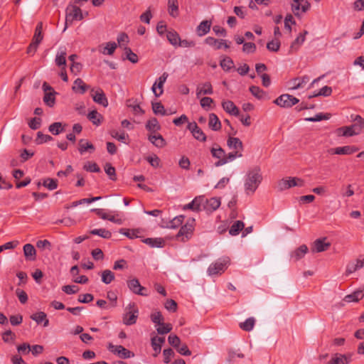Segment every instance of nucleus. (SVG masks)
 <instances>
[{
  "label": "nucleus",
  "instance_id": "7c9ffc66",
  "mask_svg": "<svg viewBox=\"0 0 364 364\" xmlns=\"http://www.w3.org/2000/svg\"><path fill=\"white\" fill-rule=\"evenodd\" d=\"M309 81V77L306 75L303 76L301 78H294L291 81V89L297 90L304 87Z\"/></svg>",
  "mask_w": 364,
  "mask_h": 364
},
{
  "label": "nucleus",
  "instance_id": "9d476101",
  "mask_svg": "<svg viewBox=\"0 0 364 364\" xmlns=\"http://www.w3.org/2000/svg\"><path fill=\"white\" fill-rule=\"evenodd\" d=\"M187 128L192 133L196 139L201 141H206L205 133L195 122L188 123Z\"/></svg>",
  "mask_w": 364,
  "mask_h": 364
},
{
  "label": "nucleus",
  "instance_id": "6e6552de",
  "mask_svg": "<svg viewBox=\"0 0 364 364\" xmlns=\"http://www.w3.org/2000/svg\"><path fill=\"white\" fill-rule=\"evenodd\" d=\"M127 286L131 291L140 296H148L146 289L142 287L136 278L127 281Z\"/></svg>",
  "mask_w": 364,
  "mask_h": 364
},
{
  "label": "nucleus",
  "instance_id": "79ce46f5",
  "mask_svg": "<svg viewBox=\"0 0 364 364\" xmlns=\"http://www.w3.org/2000/svg\"><path fill=\"white\" fill-rule=\"evenodd\" d=\"M168 14L172 17H176L178 15V5L177 0H168Z\"/></svg>",
  "mask_w": 364,
  "mask_h": 364
},
{
  "label": "nucleus",
  "instance_id": "0e129e2a",
  "mask_svg": "<svg viewBox=\"0 0 364 364\" xmlns=\"http://www.w3.org/2000/svg\"><path fill=\"white\" fill-rule=\"evenodd\" d=\"M53 137L48 134H44L41 132H38L37 133V137L36 139V143L37 144H41L45 142H48L51 141Z\"/></svg>",
  "mask_w": 364,
  "mask_h": 364
},
{
  "label": "nucleus",
  "instance_id": "603ef678",
  "mask_svg": "<svg viewBox=\"0 0 364 364\" xmlns=\"http://www.w3.org/2000/svg\"><path fill=\"white\" fill-rule=\"evenodd\" d=\"M150 318L151 321L156 325L163 324V322L164 321V316H162L161 313L159 311H155L152 312L150 315Z\"/></svg>",
  "mask_w": 364,
  "mask_h": 364
},
{
  "label": "nucleus",
  "instance_id": "72a5a7b5",
  "mask_svg": "<svg viewBox=\"0 0 364 364\" xmlns=\"http://www.w3.org/2000/svg\"><path fill=\"white\" fill-rule=\"evenodd\" d=\"M95 148L93 146L92 144L89 142L86 139H80L79 141V148L78 151L81 154H82L84 152L87 151H90V152H93L95 151Z\"/></svg>",
  "mask_w": 364,
  "mask_h": 364
},
{
  "label": "nucleus",
  "instance_id": "a878e982",
  "mask_svg": "<svg viewBox=\"0 0 364 364\" xmlns=\"http://www.w3.org/2000/svg\"><path fill=\"white\" fill-rule=\"evenodd\" d=\"M89 88V86L87 85L84 81L81 78H77L73 83V90L75 92H77L80 94H84L87 90Z\"/></svg>",
  "mask_w": 364,
  "mask_h": 364
},
{
  "label": "nucleus",
  "instance_id": "7ed1b4c3",
  "mask_svg": "<svg viewBox=\"0 0 364 364\" xmlns=\"http://www.w3.org/2000/svg\"><path fill=\"white\" fill-rule=\"evenodd\" d=\"M125 314L123 315V323L127 326H131L136 323L138 316L139 309L135 303H129L125 309Z\"/></svg>",
  "mask_w": 364,
  "mask_h": 364
},
{
  "label": "nucleus",
  "instance_id": "58836bf2",
  "mask_svg": "<svg viewBox=\"0 0 364 364\" xmlns=\"http://www.w3.org/2000/svg\"><path fill=\"white\" fill-rule=\"evenodd\" d=\"M210 153L213 158L220 160V159L224 158L225 152L218 144H215L210 149Z\"/></svg>",
  "mask_w": 364,
  "mask_h": 364
},
{
  "label": "nucleus",
  "instance_id": "bb28decb",
  "mask_svg": "<svg viewBox=\"0 0 364 364\" xmlns=\"http://www.w3.org/2000/svg\"><path fill=\"white\" fill-rule=\"evenodd\" d=\"M149 141L158 148H162L166 146V141L162 135L150 134L148 137Z\"/></svg>",
  "mask_w": 364,
  "mask_h": 364
},
{
  "label": "nucleus",
  "instance_id": "338daca9",
  "mask_svg": "<svg viewBox=\"0 0 364 364\" xmlns=\"http://www.w3.org/2000/svg\"><path fill=\"white\" fill-rule=\"evenodd\" d=\"M83 168L85 171H87L92 172V173H97V172L100 171V167L95 162H87V163H86L84 165Z\"/></svg>",
  "mask_w": 364,
  "mask_h": 364
},
{
  "label": "nucleus",
  "instance_id": "412c9836",
  "mask_svg": "<svg viewBox=\"0 0 364 364\" xmlns=\"http://www.w3.org/2000/svg\"><path fill=\"white\" fill-rule=\"evenodd\" d=\"M212 25L211 21L204 20L200 23L196 28L197 35L198 36H203L208 33Z\"/></svg>",
  "mask_w": 364,
  "mask_h": 364
},
{
  "label": "nucleus",
  "instance_id": "a211bd4d",
  "mask_svg": "<svg viewBox=\"0 0 364 364\" xmlns=\"http://www.w3.org/2000/svg\"><path fill=\"white\" fill-rule=\"evenodd\" d=\"M23 250L26 260L33 262L36 259V250L33 245L26 244L23 247Z\"/></svg>",
  "mask_w": 364,
  "mask_h": 364
},
{
  "label": "nucleus",
  "instance_id": "052dcab7",
  "mask_svg": "<svg viewBox=\"0 0 364 364\" xmlns=\"http://www.w3.org/2000/svg\"><path fill=\"white\" fill-rule=\"evenodd\" d=\"M159 326L156 328L157 333L161 335L166 334L171 331L173 327L171 323L159 324Z\"/></svg>",
  "mask_w": 364,
  "mask_h": 364
},
{
  "label": "nucleus",
  "instance_id": "680f3d73",
  "mask_svg": "<svg viewBox=\"0 0 364 364\" xmlns=\"http://www.w3.org/2000/svg\"><path fill=\"white\" fill-rule=\"evenodd\" d=\"M43 186L52 191L58 187V181L56 179L48 178L43 181Z\"/></svg>",
  "mask_w": 364,
  "mask_h": 364
},
{
  "label": "nucleus",
  "instance_id": "b1692460",
  "mask_svg": "<svg viewBox=\"0 0 364 364\" xmlns=\"http://www.w3.org/2000/svg\"><path fill=\"white\" fill-rule=\"evenodd\" d=\"M227 145L231 149L235 151H240L242 152L243 150V144L242 141L237 137L230 136L227 141Z\"/></svg>",
  "mask_w": 364,
  "mask_h": 364
},
{
  "label": "nucleus",
  "instance_id": "4c0bfd02",
  "mask_svg": "<svg viewBox=\"0 0 364 364\" xmlns=\"http://www.w3.org/2000/svg\"><path fill=\"white\" fill-rule=\"evenodd\" d=\"M165 342L164 337L154 336L151 338V346L153 350L156 353H159L161 350V345Z\"/></svg>",
  "mask_w": 364,
  "mask_h": 364
},
{
  "label": "nucleus",
  "instance_id": "bf43d9fd",
  "mask_svg": "<svg viewBox=\"0 0 364 364\" xmlns=\"http://www.w3.org/2000/svg\"><path fill=\"white\" fill-rule=\"evenodd\" d=\"M163 87L164 84L158 80L153 85L151 90L156 97H160L163 94Z\"/></svg>",
  "mask_w": 364,
  "mask_h": 364
},
{
  "label": "nucleus",
  "instance_id": "4be33fe9",
  "mask_svg": "<svg viewBox=\"0 0 364 364\" xmlns=\"http://www.w3.org/2000/svg\"><path fill=\"white\" fill-rule=\"evenodd\" d=\"M222 107L223 109L234 116L239 115V109L236 107V105L230 100L223 101L222 102Z\"/></svg>",
  "mask_w": 364,
  "mask_h": 364
},
{
  "label": "nucleus",
  "instance_id": "e433bc0d",
  "mask_svg": "<svg viewBox=\"0 0 364 364\" xmlns=\"http://www.w3.org/2000/svg\"><path fill=\"white\" fill-rule=\"evenodd\" d=\"M31 319L35 321L37 323H41L42 322H44L43 326H45V327L48 326L49 321H48V319H47L46 314L43 311H40V312L33 314L31 316Z\"/></svg>",
  "mask_w": 364,
  "mask_h": 364
},
{
  "label": "nucleus",
  "instance_id": "dca6fc26",
  "mask_svg": "<svg viewBox=\"0 0 364 364\" xmlns=\"http://www.w3.org/2000/svg\"><path fill=\"white\" fill-rule=\"evenodd\" d=\"M326 238H319L314 241V245L311 247L313 252H321L328 249L331 243L325 242Z\"/></svg>",
  "mask_w": 364,
  "mask_h": 364
},
{
  "label": "nucleus",
  "instance_id": "13d9d810",
  "mask_svg": "<svg viewBox=\"0 0 364 364\" xmlns=\"http://www.w3.org/2000/svg\"><path fill=\"white\" fill-rule=\"evenodd\" d=\"M152 109L155 114L166 115L164 107L161 102L152 103Z\"/></svg>",
  "mask_w": 364,
  "mask_h": 364
},
{
  "label": "nucleus",
  "instance_id": "ddd939ff",
  "mask_svg": "<svg viewBox=\"0 0 364 364\" xmlns=\"http://www.w3.org/2000/svg\"><path fill=\"white\" fill-rule=\"evenodd\" d=\"M203 196H197L191 203L183 205V210H191L195 212H199L203 209Z\"/></svg>",
  "mask_w": 364,
  "mask_h": 364
},
{
  "label": "nucleus",
  "instance_id": "f03ea898",
  "mask_svg": "<svg viewBox=\"0 0 364 364\" xmlns=\"http://www.w3.org/2000/svg\"><path fill=\"white\" fill-rule=\"evenodd\" d=\"M82 18L83 16L80 7L70 3L66 9L65 23L63 31L67 29L68 24L72 23L74 20L80 21Z\"/></svg>",
  "mask_w": 364,
  "mask_h": 364
},
{
  "label": "nucleus",
  "instance_id": "20e7f679",
  "mask_svg": "<svg viewBox=\"0 0 364 364\" xmlns=\"http://www.w3.org/2000/svg\"><path fill=\"white\" fill-rule=\"evenodd\" d=\"M194 225L195 219H188L186 223L184 225H183L179 230L178 234L176 235V237L178 239L181 238V240L183 242L189 240L193 235V232L194 230Z\"/></svg>",
  "mask_w": 364,
  "mask_h": 364
},
{
  "label": "nucleus",
  "instance_id": "774afa93",
  "mask_svg": "<svg viewBox=\"0 0 364 364\" xmlns=\"http://www.w3.org/2000/svg\"><path fill=\"white\" fill-rule=\"evenodd\" d=\"M280 48V42L279 40H272L267 43V48L269 51L277 52L279 50Z\"/></svg>",
  "mask_w": 364,
  "mask_h": 364
},
{
  "label": "nucleus",
  "instance_id": "a18cd8bd",
  "mask_svg": "<svg viewBox=\"0 0 364 364\" xmlns=\"http://www.w3.org/2000/svg\"><path fill=\"white\" fill-rule=\"evenodd\" d=\"M102 282L106 284H110L114 280V274L109 269H105L102 272Z\"/></svg>",
  "mask_w": 364,
  "mask_h": 364
},
{
  "label": "nucleus",
  "instance_id": "2f4dec72",
  "mask_svg": "<svg viewBox=\"0 0 364 364\" xmlns=\"http://www.w3.org/2000/svg\"><path fill=\"white\" fill-rule=\"evenodd\" d=\"M142 242L151 247H163L165 245V241L162 238H146Z\"/></svg>",
  "mask_w": 364,
  "mask_h": 364
},
{
  "label": "nucleus",
  "instance_id": "a19ab883",
  "mask_svg": "<svg viewBox=\"0 0 364 364\" xmlns=\"http://www.w3.org/2000/svg\"><path fill=\"white\" fill-rule=\"evenodd\" d=\"M245 224L241 220H237L235 222L229 230V234L235 236L239 234V232L244 228Z\"/></svg>",
  "mask_w": 364,
  "mask_h": 364
},
{
  "label": "nucleus",
  "instance_id": "423d86ee",
  "mask_svg": "<svg viewBox=\"0 0 364 364\" xmlns=\"http://www.w3.org/2000/svg\"><path fill=\"white\" fill-rule=\"evenodd\" d=\"M299 100L293 95L284 94L277 97L274 102L281 107L289 108L297 104Z\"/></svg>",
  "mask_w": 364,
  "mask_h": 364
},
{
  "label": "nucleus",
  "instance_id": "c9c22d12",
  "mask_svg": "<svg viewBox=\"0 0 364 364\" xmlns=\"http://www.w3.org/2000/svg\"><path fill=\"white\" fill-rule=\"evenodd\" d=\"M307 251V246L306 245H302L291 254V257L294 258L296 261H298L302 257H304Z\"/></svg>",
  "mask_w": 364,
  "mask_h": 364
},
{
  "label": "nucleus",
  "instance_id": "39448f33",
  "mask_svg": "<svg viewBox=\"0 0 364 364\" xmlns=\"http://www.w3.org/2000/svg\"><path fill=\"white\" fill-rule=\"evenodd\" d=\"M229 263L230 258L228 257L219 259L217 262L212 263L209 266L208 269V274L215 275L218 274H221L227 269Z\"/></svg>",
  "mask_w": 364,
  "mask_h": 364
},
{
  "label": "nucleus",
  "instance_id": "f8f14e48",
  "mask_svg": "<svg viewBox=\"0 0 364 364\" xmlns=\"http://www.w3.org/2000/svg\"><path fill=\"white\" fill-rule=\"evenodd\" d=\"M310 8V4L306 0H298L294 1L291 4V11L295 16H299V11L301 10L303 13H306Z\"/></svg>",
  "mask_w": 364,
  "mask_h": 364
},
{
  "label": "nucleus",
  "instance_id": "cd10ccee",
  "mask_svg": "<svg viewBox=\"0 0 364 364\" xmlns=\"http://www.w3.org/2000/svg\"><path fill=\"white\" fill-rule=\"evenodd\" d=\"M208 126L213 131H218L221 129V122L215 114H210Z\"/></svg>",
  "mask_w": 364,
  "mask_h": 364
},
{
  "label": "nucleus",
  "instance_id": "473e14b6",
  "mask_svg": "<svg viewBox=\"0 0 364 364\" xmlns=\"http://www.w3.org/2000/svg\"><path fill=\"white\" fill-rule=\"evenodd\" d=\"M308 34L307 31H304L299 36L292 42L290 46V51L297 50L299 46L305 41V37Z\"/></svg>",
  "mask_w": 364,
  "mask_h": 364
},
{
  "label": "nucleus",
  "instance_id": "2eb2a0df",
  "mask_svg": "<svg viewBox=\"0 0 364 364\" xmlns=\"http://www.w3.org/2000/svg\"><path fill=\"white\" fill-rule=\"evenodd\" d=\"M358 150V148L352 146H345L341 147H336L334 149H331L328 152L331 154H338V155H350Z\"/></svg>",
  "mask_w": 364,
  "mask_h": 364
},
{
  "label": "nucleus",
  "instance_id": "4468645a",
  "mask_svg": "<svg viewBox=\"0 0 364 364\" xmlns=\"http://www.w3.org/2000/svg\"><path fill=\"white\" fill-rule=\"evenodd\" d=\"M242 156V154L240 151H234L230 152L228 154H225L224 158L220 159V160H218V161H216L215 163V166L217 167L223 166L230 161H232L236 158H240Z\"/></svg>",
  "mask_w": 364,
  "mask_h": 364
},
{
  "label": "nucleus",
  "instance_id": "69168bd1",
  "mask_svg": "<svg viewBox=\"0 0 364 364\" xmlns=\"http://www.w3.org/2000/svg\"><path fill=\"white\" fill-rule=\"evenodd\" d=\"M66 52L65 51H61L60 53H58L55 58V63L58 66H63L65 67L66 65Z\"/></svg>",
  "mask_w": 364,
  "mask_h": 364
},
{
  "label": "nucleus",
  "instance_id": "aec40b11",
  "mask_svg": "<svg viewBox=\"0 0 364 364\" xmlns=\"http://www.w3.org/2000/svg\"><path fill=\"white\" fill-rule=\"evenodd\" d=\"M364 297V288L359 289L354 291L353 293L346 295L344 297V301L350 302H358Z\"/></svg>",
  "mask_w": 364,
  "mask_h": 364
},
{
  "label": "nucleus",
  "instance_id": "f704fd0d",
  "mask_svg": "<svg viewBox=\"0 0 364 364\" xmlns=\"http://www.w3.org/2000/svg\"><path fill=\"white\" fill-rule=\"evenodd\" d=\"M145 127L148 131L152 133H155L161 129V126L159 124L157 119L155 117H152L150 119H149Z\"/></svg>",
  "mask_w": 364,
  "mask_h": 364
},
{
  "label": "nucleus",
  "instance_id": "ea45409f",
  "mask_svg": "<svg viewBox=\"0 0 364 364\" xmlns=\"http://www.w3.org/2000/svg\"><path fill=\"white\" fill-rule=\"evenodd\" d=\"M42 30H43V23H42V22H40L38 23V25L36 27L35 33H34V36H33V40H32L33 42H34L38 45L41 43V42L42 41V40L43 38V36L42 34Z\"/></svg>",
  "mask_w": 364,
  "mask_h": 364
},
{
  "label": "nucleus",
  "instance_id": "c03bdc74",
  "mask_svg": "<svg viewBox=\"0 0 364 364\" xmlns=\"http://www.w3.org/2000/svg\"><path fill=\"white\" fill-rule=\"evenodd\" d=\"M87 118L93 124L98 126L101 124L102 117L97 110H92L88 113Z\"/></svg>",
  "mask_w": 364,
  "mask_h": 364
},
{
  "label": "nucleus",
  "instance_id": "c85d7f7f",
  "mask_svg": "<svg viewBox=\"0 0 364 364\" xmlns=\"http://www.w3.org/2000/svg\"><path fill=\"white\" fill-rule=\"evenodd\" d=\"M250 91L252 95L259 100H268L269 97L266 92L257 86L252 85L250 87Z\"/></svg>",
  "mask_w": 364,
  "mask_h": 364
},
{
  "label": "nucleus",
  "instance_id": "864d4df0",
  "mask_svg": "<svg viewBox=\"0 0 364 364\" xmlns=\"http://www.w3.org/2000/svg\"><path fill=\"white\" fill-rule=\"evenodd\" d=\"M119 233L127 236L130 239L137 238L139 237L138 233L139 232V230H130L126 228H121L119 230Z\"/></svg>",
  "mask_w": 364,
  "mask_h": 364
},
{
  "label": "nucleus",
  "instance_id": "5701e85b",
  "mask_svg": "<svg viewBox=\"0 0 364 364\" xmlns=\"http://www.w3.org/2000/svg\"><path fill=\"white\" fill-rule=\"evenodd\" d=\"M92 99L94 102L96 103L102 105L106 107L108 106V100L105 96V94L102 91V90L99 89L97 90L94 95H92Z\"/></svg>",
  "mask_w": 364,
  "mask_h": 364
},
{
  "label": "nucleus",
  "instance_id": "3c124183",
  "mask_svg": "<svg viewBox=\"0 0 364 364\" xmlns=\"http://www.w3.org/2000/svg\"><path fill=\"white\" fill-rule=\"evenodd\" d=\"M105 171L109 176V178L112 181L117 180L116 170L114 166L109 163H106L105 165Z\"/></svg>",
  "mask_w": 364,
  "mask_h": 364
},
{
  "label": "nucleus",
  "instance_id": "f257e3e1",
  "mask_svg": "<svg viewBox=\"0 0 364 364\" xmlns=\"http://www.w3.org/2000/svg\"><path fill=\"white\" fill-rule=\"evenodd\" d=\"M262 181L260 168L257 166L248 171L245 182V189L247 194L253 193Z\"/></svg>",
  "mask_w": 364,
  "mask_h": 364
},
{
  "label": "nucleus",
  "instance_id": "37998d69",
  "mask_svg": "<svg viewBox=\"0 0 364 364\" xmlns=\"http://www.w3.org/2000/svg\"><path fill=\"white\" fill-rule=\"evenodd\" d=\"M110 135L117 139L119 141H122L124 144H128L129 142H127L126 140L129 139V135L126 134L124 131L119 133L116 129H112L110 131Z\"/></svg>",
  "mask_w": 364,
  "mask_h": 364
},
{
  "label": "nucleus",
  "instance_id": "4d7b16f0",
  "mask_svg": "<svg viewBox=\"0 0 364 364\" xmlns=\"http://www.w3.org/2000/svg\"><path fill=\"white\" fill-rule=\"evenodd\" d=\"M55 93L56 92L55 91L50 92H48V93H45L44 97H43V102L48 107H52L54 105L55 102V99L54 95H55Z\"/></svg>",
  "mask_w": 364,
  "mask_h": 364
},
{
  "label": "nucleus",
  "instance_id": "6e6d98bb",
  "mask_svg": "<svg viewBox=\"0 0 364 364\" xmlns=\"http://www.w3.org/2000/svg\"><path fill=\"white\" fill-rule=\"evenodd\" d=\"M184 215H181L175 217L173 220H171L168 225V228L175 229L179 227L184 220Z\"/></svg>",
  "mask_w": 364,
  "mask_h": 364
},
{
  "label": "nucleus",
  "instance_id": "f3484780",
  "mask_svg": "<svg viewBox=\"0 0 364 364\" xmlns=\"http://www.w3.org/2000/svg\"><path fill=\"white\" fill-rule=\"evenodd\" d=\"M351 355L336 353L328 364H348L351 361Z\"/></svg>",
  "mask_w": 364,
  "mask_h": 364
},
{
  "label": "nucleus",
  "instance_id": "c756f323",
  "mask_svg": "<svg viewBox=\"0 0 364 364\" xmlns=\"http://www.w3.org/2000/svg\"><path fill=\"white\" fill-rule=\"evenodd\" d=\"M127 106L132 109L134 114L142 115L144 113V111L136 100L129 99L127 100Z\"/></svg>",
  "mask_w": 364,
  "mask_h": 364
},
{
  "label": "nucleus",
  "instance_id": "09e8293b",
  "mask_svg": "<svg viewBox=\"0 0 364 364\" xmlns=\"http://www.w3.org/2000/svg\"><path fill=\"white\" fill-rule=\"evenodd\" d=\"M166 38L169 43L173 46H177L180 41L179 35L174 31H168L166 33Z\"/></svg>",
  "mask_w": 364,
  "mask_h": 364
},
{
  "label": "nucleus",
  "instance_id": "1a4fd4ad",
  "mask_svg": "<svg viewBox=\"0 0 364 364\" xmlns=\"http://www.w3.org/2000/svg\"><path fill=\"white\" fill-rule=\"evenodd\" d=\"M336 134L340 136H352L360 134V128L358 127V124H353L337 129Z\"/></svg>",
  "mask_w": 364,
  "mask_h": 364
},
{
  "label": "nucleus",
  "instance_id": "8fccbe9b",
  "mask_svg": "<svg viewBox=\"0 0 364 364\" xmlns=\"http://www.w3.org/2000/svg\"><path fill=\"white\" fill-rule=\"evenodd\" d=\"M48 130L53 135H58L64 131V127L61 122H54L49 126Z\"/></svg>",
  "mask_w": 364,
  "mask_h": 364
},
{
  "label": "nucleus",
  "instance_id": "de8ad7c7",
  "mask_svg": "<svg viewBox=\"0 0 364 364\" xmlns=\"http://www.w3.org/2000/svg\"><path fill=\"white\" fill-rule=\"evenodd\" d=\"M255 320L253 317H250L246 319L244 322L240 323V327L245 331H250L254 328Z\"/></svg>",
  "mask_w": 364,
  "mask_h": 364
},
{
  "label": "nucleus",
  "instance_id": "e2e57ef3",
  "mask_svg": "<svg viewBox=\"0 0 364 364\" xmlns=\"http://www.w3.org/2000/svg\"><path fill=\"white\" fill-rule=\"evenodd\" d=\"M124 51L127 60H129L132 63H136L138 62L139 58L137 55L133 53L130 48L125 47Z\"/></svg>",
  "mask_w": 364,
  "mask_h": 364
},
{
  "label": "nucleus",
  "instance_id": "49530a36",
  "mask_svg": "<svg viewBox=\"0 0 364 364\" xmlns=\"http://www.w3.org/2000/svg\"><path fill=\"white\" fill-rule=\"evenodd\" d=\"M90 232L92 235H98L105 239H109L112 237L111 232L106 229H103V228L94 229V230H90Z\"/></svg>",
  "mask_w": 364,
  "mask_h": 364
},
{
  "label": "nucleus",
  "instance_id": "393cba45",
  "mask_svg": "<svg viewBox=\"0 0 364 364\" xmlns=\"http://www.w3.org/2000/svg\"><path fill=\"white\" fill-rule=\"evenodd\" d=\"M213 92V87L210 82L200 85L196 90V95L198 97L201 95H211Z\"/></svg>",
  "mask_w": 364,
  "mask_h": 364
},
{
  "label": "nucleus",
  "instance_id": "5fc2aeb1",
  "mask_svg": "<svg viewBox=\"0 0 364 364\" xmlns=\"http://www.w3.org/2000/svg\"><path fill=\"white\" fill-rule=\"evenodd\" d=\"M220 65L224 70L230 71L234 67V62L230 57H225Z\"/></svg>",
  "mask_w": 364,
  "mask_h": 364
},
{
  "label": "nucleus",
  "instance_id": "9b49d317",
  "mask_svg": "<svg viewBox=\"0 0 364 364\" xmlns=\"http://www.w3.org/2000/svg\"><path fill=\"white\" fill-rule=\"evenodd\" d=\"M220 205V200L218 198L207 199L203 196V208L207 212H213Z\"/></svg>",
  "mask_w": 364,
  "mask_h": 364
},
{
  "label": "nucleus",
  "instance_id": "6ab92c4d",
  "mask_svg": "<svg viewBox=\"0 0 364 364\" xmlns=\"http://www.w3.org/2000/svg\"><path fill=\"white\" fill-rule=\"evenodd\" d=\"M205 42L208 45L213 46L216 50L220 49L223 46L225 48H228L230 47L229 45L227 44V41L225 40L221 39L220 41H218V39L210 36L206 38Z\"/></svg>",
  "mask_w": 364,
  "mask_h": 364
},
{
  "label": "nucleus",
  "instance_id": "0eeeda50",
  "mask_svg": "<svg viewBox=\"0 0 364 364\" xmlns=\"http://www.w3.org/2000/svg\"><path fill=\"white\" fill-rule=\"evenodd\" d=\"M108 349L110 352L117 355L119 358L122 359L129 358L134 356V353L128 349L125 348L124 346L119 345L115 346L112 343L109 344Z\"/></svg>",
  "mask_w": 364,
  "mask_h": 364
}]
</instances>
